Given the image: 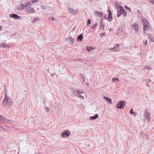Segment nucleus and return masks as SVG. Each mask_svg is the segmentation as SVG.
Here are the masks:
<instances>
[{
  "mask_svg": "<svg viewBox=\"0 0 154 154\" xmlns=\"http://www.w3.org/2000/svg\"><path fill=\"white\" fill-rule=\"evenodd\" d=\"M151 2L154 5V0H152Z\"/></svg>",
  "mask_w": 154,
  "mask_h": 154,
  "instance_id": "nucleus-42",
  "label": "nucleus"
},
{
  "mask_svg": "<svg viewBox=\"0 0 154 154\" xmlns=\"http://www.w3.org/2000/svg\"><path fill=\"white\" fill-rule=\"evenodd\" d=\"M0 130L1 131H2L4 130V128L1 126L0 125Z\"/></svg>",
  "mask_w": 154,
  "mask_h": 154,
  "instance_id": "nucleus-34",
  "label": "nucleus"
},
{
  "mask_svg": "<svg viewBox=\"0 0 154 154\" xmlns=\"http://www.w3.org/2000/svg\"><path fill=\"white\" fill-rule=\"evenodd\" d=\"M2 28V27L1 26H0V30H1Z\"/></svg>",
  "mask_w": 154,
  "mask_h": 154,
  "instance_id": "nucleus-43",
  "label": "nucleus"
},
{
  "mask_svg": "<svg viewBox=\"0 0 154 154\" xmlns=\"http://www.w3.org/2000/svg\"><path fill=\"white\" fill-rule=\"evenodd\" d=\"M10 47V45L9 44H7L5 43L2 42L0 44V47L4 48H8Z\"/></svg>",
  "mask_w": 154,
  "mask_h": 154,
  "instance_id": "nucleus-12",
  "label": "nucleus"
},
{
  "mask_svg": "<svg viewBox=\"0 0 154 154\" xmlns=\"http://www.w3.org/2000/svg\"><path fill=\"white\" fill-rule=\"evenodd\" d=\"M31 3L30 2H28L26 3L25 5L23 7V8H25L26 7H27L29 5H30Z\"/></svg>",
  "mask_w": 154,
  "mask_h": 154,
  "instance_id": "nucleus-23",
  "label": "nucleus"
},
{
  "mask_svg": "<svg viewBox=\"0 0 154 154\" xmlns=\"http://www.w3.org/2000/svg\"><path fill=\"white\" fill-rule=\"evenodd\" d=\"M143 42L144 43V45H145L146 46V44H147V41L146 40H144L143 41Z\"/></svg>",
  "mask_w": 154,
  "mask_h": 154,
  "instance_id": "nucleus-32",
  "label": "nucleus"
},
{
  "mask_svg": "<svg viewBox=\"0 0 154 154\" xmlns=\"http://www.w3.org/2000/svg\"><path fill=\"white\" fill-rule=\"evenodd\" d=\"M121 14H122V11H119L118 12L117 15V17H119L120 16Z\"/></svg>",
  "mask_w": 154,
  "mask_h": 154,
  "instance_id": "nucleus-29",
  "label": "nucleus"
},
{
  "mask_svg": "<svg viewBox=\"0 0 154 154\" xmlns=\"http://www.w3.org/2000/svg\"><path fill=\"white\" fill-rule=\"evenodd\" d=\"M66 40L68 43L71 44H72L75 41V39L71 38H68L66 39Z\"/></svg>",
  "mask_w": 154,
  "mask_h": 154,
  "instance_id": "nucleus-13",
  "label": "nucleus"
},
{
  "mask_svg": "<svg viewBox=\"0 0 154 154\" xmlns=\"http://www.w3.org/2000/svg\"><path fill=\"white\" fill-rule=\"evenodd\" d=\"M147 85L148 87H149V85Z\"/></svg>",
  "mask_w": 154,
  "mask_h": 154,
  "instance_id": "nucleus-44",
  "label": "nucleus"
},
{
  "mask_svg": "<svg viewBox=\"0 0 154 154\" xmlns=\"http://www.w3.org/2000/svg\"><path fill=\"white\" fill-rule=\"evenodd\" d=\"M107 12H109V14L108 16V18H107V16L106 15H104V17L106 19L108 20L109 21L111 22L112 20V12L111 11L109 10H107Z\"/></svg>",
  "mask_w": 154,
  "mask_h": 154,
  "instance_id": "nucleus-5",
  "label": "nucleus"
},
{
  "mask_svg": "<svg viewBox=\"0 0 154 154\" xmlns=\"http://www.w3.org/2000/svg\"><path fill=\"white\" fill-rule=\"evenodd\" d=\"M12 103L13 102L12 100L7 95L6 90H5V97L3 101L2 105L5 106V108H6L7 107L6 106L8 105H11Z\"/></svg>",
  "mask_w": 154,
  "mask_h": 154,
  "instance_id": "nucleus-2",
  "label": "nucleus"
},
{
  "mask_svg": "<svg viewBox=\"0 0 154 154\" xmlns=\"http://www.w3.org/2000/svg\"><path fill=\"white\" fill-rule=\"evenodd\" d=\"M25 10L29 13H33L34 12V9L32 7H28L26 8Z\"/></svg>",
  "mask_w": 154,
  "mask_h": 154,
  "instance_id": "nucleus-9",
  "label": "nucleus"
},
{
  "mask_svg": "<svg viewBox=\"0 0 154 154\" xmlns=\"http://www.w3.org/2000/svg\"><path fill=\"white\" fill-rule=\"evenodd\" d=\"M100 35H106V33L104 32V33H101L100 34Z\"/></svg>",
  "mask_w": 154,
  "mask_h": 154,
  "instance_id": "nucleus-38",
  "label": "nucleus"
},
{
  "mask_svg": "<svg viewBox=\"0 0 154 154\" xmlns=\"http://www.w3.org/2000/svg\"><path fill=\"white\" fill-rule=\"evenodd\" d=\"M121 11H122V14L123 16H126V12L123 8L122 9V10H121Z\"/></svg>",
  "mask_w": 154,
  "mask_h": 154,
  "instance_id": "nucleus-21",
  "label": "nucleus"
},
{
  "mask_svg": "<svg viewBox=\"0 0 154 154\" xmlns=\"http://www.w3.org/2000/svg\"><path fill=\"white\" fill-rule=\"evenodd\" d=\"M115 5L116 8L117 9H120V10H122L123 7H121L120 5L117 2H116Z\"/></svg>",
  "mask_w": 154,
  "mask_h": 154,
  "instance_id": "nucleus-20",
  "label": "nucleus"
},
{
  "mask_svg": "<svg viewBox=\"0 0 154 154\" xmlns=\"http://www.w3.org/2000/svg\"><path fill=\"white\" fill-rule=\"evenodd\" d=\"M91 23V20L89 19H88V21H87V25H88V24H90Z\"/></svg>",
  "mask_w": 154,
  "mask_h": 154,
  "instance_id": "nucleus-30",
  "label": "nucleus"
},
{
  "mask_svg": "<svg viewBox=\"0 0 154 154\" xmlns=\"http://www.w3.org/2000/svg\"><path fill=\"white\" fill-rule=\"evenodd\" d=\"M34 154H36V153H34Z\"/></svg>",
  "mask_w": 154,
  "mask_h": 154,
  "instance_id": "nucleus-45",
  "label": "nucleus"
},
{
  "mask_svg": "<svg viewBox=\"0 0 154 154\" xmlns=\"http://www.w3.org/2000/svg\"><path fill=\"white\" fill-rule=\"evenodd\" d=\"M103 99L107 102L109 104H111L112 103V101L111 99L109 98L106 97H104Z\"/></svg>",
  "mask_w": 154,
  "mask_h": 154,
  "instance_id": "nucleus-18",
  "label": "nucleus"
},
{
  "mask_svg": "<svg viewBox=\"0 0 154 154\" xmlns=\"http://www.w3.org/2000/svg\"><path fill=\"white\" fill-rule=\"evenodd\" d=\"M81 94H79V98H83V99H84V97H83V96Z\"/></svg>",
  "mask_w": 154,
  "mask_h": 154,
  "instance_id": "nucleus-33",
  "label": "nucleus"
},
{
  "mask_svg": "<svg viewBox=\"0 0 154 154\" xmlns=\"http://www.w3.org/2000/svg\"><path fill=\"white\" fill-rule=\"evenodd\" d=\"M93 48L92 47H91L90 48H88V47H87V50L88 51H90L93 50Z\"/></svg>",
  "mask_w": 154,
  "mask_h": 154,
  "instance_id": "nucleus-25",
  "label": "nucleus"
},
{
  "mask_svg": "<svg viewBox=\"0 0 154 154\" xmlns=\"http://www.w3.org/2000/svg\"><path fill=\"white\" fill-rule=\"evenodd\" d=\"M49 19H51V20L53 21L54 20V18L53 17H51L49 18Z\"/></svg>",
  "mask_w": 154,
  "mask_h": 154,
  "instance_id": "nucleus-40",
  "label": "nucleus"
},
{
  "mask_svg": "<svg viewBox=\"0 0 154 154\" xmlns=\"http://www.w3.org/2000/svg\"><path fill=\"white\" fill-rule=\"evenodd\" d=\"M133 114V115L134 116H136L137 115V113L136 112H134L132 114Z\"/></svg>",
  "mask_w": 154,
  "mask_h": 154,
  "instance_id": "nucleus-37",
  "label": "nucleus"
},
{
  "mask_svg": "<svg viewBox=\"0 0 154 154\" xmlns=\"http://www.w3.org/2000/svg\"><path fill=\"white\" fill-rule=\"evenodd\" d=\"M97 23H96L95 24H93L91 26V28H94L96 26H97Z\"/></svg>",
  "mask_w": 154,
  "mask_h": 154,
  "instance_id": "nucleus-26",
  "label": "nucleus"
},
{
  "mask_svg": "<svg viewBox=\"0 0 154 154\" xmlns=\"http://www.w3.org/2000/svg\"><path fill=\"white\" fill-rule=\"evenodd\" d=\"M3 119H4V121H2V122L11 125L13 123V122L12 121L9 119H7L4 116H3Z\"/></svg>",
  "mask_w": 154,
  "mask_h": 154,
  "instance_id": "nucleus-10",
  "label": "nucleus"
},
{
  "mask_svg": "<svg viewBox=\"0 0 154 154\" xmlns=\"http://www.w3.org/2000/svg\"><path fill=\"white\" fill-rule=\"evenodd\" d=\"M145 68H147V69H151L150 67H149V66H145Z\"/></svg>",
  "mask_w": 154,
  "mask_h": 154,
  "instance_id": "nucleus-39",
  "label": "nucleus"
},
{
  "mask_svg": "<svg viewBox=\"0 0 154 154\" xmlns=\"http://www.w3.org/2000/svg\"><path fill=\"white\" fill-rule=\"evenodd\" d=\"M125 8L126 9L130 11L131 9L129 8L127 6H125Z\"/></svg>",
  "mask_w": 154,
  "mask_h": 154,
  "instance_id": "nucleus-35",
  "label": "nucleus"
},
{
  "mask_svg": "<svg viewBox=\"0 0 154 154\" xmlns=\"http://www.w3.org/2000/svg\"><path fill=\"white\" fill-rule=\"evenodd\" d=\"M121 45V44H119L115 46L112 49V50L113 51H117L118 49L119 48V46Z\"/></svg>",
  "mask_w": 154,
  "mask_h": 154,
  "instance_id": "nucleus-16",
  "label": "nucleus"
},
{
  "mask_svg": "<svg viewBox=\"0 0 154 154\" xmlns=\"http://www.w3.org/2000/svg\"><path fill=\"white\" fill-rule=\"evenodd\" d=\"M38 1V0H33L32 1V3H33V2H37Z\"/></svg>",
  "mask_w": 154,
  "mask_h": 154,
  "instance_id": "nucleus-41",
  "label": "nucleus"
},
{
  "mask_svg": "<svg viewBox=\"0 0 154 154\" xmlns=\"http://www.w3.org/2000/svg\"><path fill=\"white\" fill-rule=\"evenodd\" d=\"M71 91L73 94L75 95H78L79 94L83 93V91L80 90H77L74 89H72Z\"/></svg>",
  "mask_w": 154,
  "mask_h": 154,
  "instance_id": "nucleus-4",
  "label": "nucleus"
},
{
  "mask_svg": "<svg viewBox=\"0 0 154 154\" xmlns=\"http://www.w3.org/2000/svg\"><path fill=\"white\" fill-rule=\"evenodd\" d=\"M68 10L69 11L70 13L72 15H74L76 14L77 11L75 9H73L69 7H68Z\"/></svg>",
  "mask_w": 154,
  "mask_h": 154,
  "instance_id": "nucleus-11",
  "label": "nucleus"
},
{
  "mask_svg": "<svg viewBox=\"0 0 154 154\" xmlns=\"http://www.w3.org/2000/svg\"><path fill=\"white\" fill-rule=\"evenodd\" d=\"M3 116H2V115H0V122H2V121H4Z\"/></svg>",
  "mask_w": 154,
  "mask_h": 154,
  "instance_id": "nucleus-24",
  "label": "nucleus"
},
{
  "mask_svg": "<svg viewBox=\"0 0 154 154\" xmlns=\"http://www.w3.org/2000/svg\"><path fill=\"white\" fill-rule=\"evenodd\" d=\"M94 14H97V16L100 17V16L102 15L103 14L101 11H96L94 12Z\"/></svg>",
  "mask_w": 154,
  "mask_h": 154,
  "instance_id": "nucleus-17",
  "label": "nucleus"
},
{
  "mask_svg": "<svg viewBox=\"0 0 154 154\" xmlns=\"http://www.w3.org/2000/svg\"><path fill=\"white\" fill-rule=\"evenodd\" d=\"M144 26L143 28V33L146 35V31L150 29V27L149 26V23L148 21L146 19H143V20Z\"/></svg>",
  "mask_w": 154,
  "mask_h": 154,
  "instance_id": "nucleus-3",
  "label": "nucleus"
},
{
  "mask_svg": "<svg viewBox=\"0 0 154 154\" xmlns=\"http://www.w3.org/2000/svg\"><path fill=\"white\" fill-rule=\"evenodd\" d=\"M70 134V133L69 131L68 130H66L62 133L61 136L63 138H66Z\"/></svg>",
  "mask_w": 154,
  "mask_h": 154,
  "instance_id": "nucleus-6",
  "label": "nucleus"
},
{
  "mask_svg": "<svg viewBox=\"0 0 154 154\" xmlns=\"http://www.w3.org/2000/svg\"><path fill=\"white\" fill-rule=\"evenodd\" d=\"M11 17L15 19H20V17L17 14H11L10 15Z\"/></svg>",
  "mask_w": 154,
  "mask_h": 154,
  "instance_id": "nucleus-14",
  "label": "nucleus"
},
{
  "mask_svg": "<svg viewBox=\"0 0 154 154\" xmlns=\"http://www.w3.org/2000/svg\"><path fill=\"white\" fill-rule=\"evenodd\" d=\"M119 80V79L117 78H113L112 79V81L113 82H115L116 81H118Z\"/></svg>",
  "mask_w": 154,
  "mask_h": 154,
  "instance_id": "nucleus-27",
  "label": "nucleus"
},
{
  "mask_svg": "<svg viewBox=\"0 0 154 154\" xmlns=\"http://www.w3.org/2000/svg\"><path fill=\"white\" fill-rule=\"evenodd\" d=\"M132 28L133 31L135 33H138L139 30V28L138 25L135 23H133L132 26Z\"/></svg>",
  "mask_w": 154,
  "mask_h": 154,
  "instance_id": "nucleus-7",
  "label": "nucleus"
},
{
  "mask_svg": "<svg viewBox=\"0 0 154 154\" xmlns=\"http://www.w3.org/2000/svg\"><path fill=\"white\" fill-rule=\"evenodd\" d=\"M134 112H133V109H131L130 111V113L131 114H132Z\"/></svg>",
  "mask_w": 154,
  "mask_h": 154,
  "instance_id": "nucleus-36",
  "label": "nucleus"
},
{
  "mask_svg": "<svg viewBox=\"0 0 154 154\" xmlns=\"http://www.w3.org/2000/svg\"><path fill=\"white\" fill-rule=\"evenodd\" d=\"M125 104V101H120L117 104L116 107L118 108L122 109L124 108Z\"/></svg>",
  "mask_w": 154,
  "mask_h": 154,
  "instance_id": "nucleus-8",
  "label": "nucleus"
},
{
  "mask_svg": "<svg viewBox=\"0 0 154 154\" xmlns=\"http://www.w3.org/2000/svg\"><path fill=\"white\" fill-rule=\"evenodd\" d=\"M77 39L81 41L83 38V35L82 34H80L77 37Z\"/></svg>",
  "mask_w": 154,
  "mask_h": 154,
  "instance_id": "nucleus-22",
  "label": "nucleus"
},
{
  "mask_svg": "<svg viewBox=\"0 0 154 154\" xmlns=\"http://www.w3.org/2000/svg\"><path fill=\"white\" fill-rule=\"evenodd\" d=\"M104 26L103 24H101L100 26V28L102 29H104Z\"/></svg>",
  "mask_w": 154,
  "mask_h": 154,
  "instance_id": "nucleus-31",
  "label": "nucleus"
},
{
  "mask_svg": "<svg viewBox=\"0 0 154 154\" xmlns=\"http://www.w3.org/2000/svg\"><path fill=\"white\" fill-rule=\"evenodd\" d=\"M98 117V115L97 114H96L95 116L90 117V119L91 120H94L97 118Z\"/></svg>",
  "mask_w": 154,
  "mask_h": 154,
  "instance_id": "nucleus-19",
  "label": "nucleus"
},
{
  "mask_svg": "<svg viewBox=\"0 0 154 154\" xmlns=\"http://www.w3.org/2000/svg\"><path fill=\"white\" fill-rule=\"evenodd\" d=\"M149 39L151 41L154 42V36L151 34H148L147 35Z\"/></svg>",
  "mask_w": 154,
  "mask_h": 154,
  "instance_id": "nucleus-15",
  "label": "nucleus"
},
{
  "mask_svg": "<svg viewBox=\"0 0 154 154\" xmlns=\"http://www.w3.org/2000/svg\"><path fill=\"white\" fill-rule=\"evenodd\" d=\"M150 114L148 109H146L143 112V119L144 123L147 124L150 120Z\"/></svg>",
  "mask_w": 154,
  "mask_h": 154,
  "instance_id": "nucleus-1",
  "label": "nucleus"
},
{
  "mask_svg": "<svg viewBox=\"0 0 154 154\" xmlns=\"http://www.w3.org/2000/svg\"><path fill=\"white\" fill-rule=\"evenodd\" d=\"M38 20V18H34L32 20V22L33 23H34V22H35L36 21H37Z\"/></svg>",
  "mask_w": 154,
  "mask_h": 154,
  "instance_id": "nucleus-28",
  "label": "nucleus"
}]
</instances>
